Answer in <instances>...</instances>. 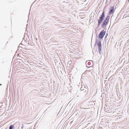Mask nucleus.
<instances>
[{
    "label": "nucleus",
    "mask_w": 129,
    "mask_h": 129,
    "mask_svg": "<svg viewBox=\"0 0 129 129\" xmlns=\"http://www.w3.org/2000/svg\"><path fill=\"white\" fill-rule=\"evenodd\" d=\"M110 18V16H108L106 17L102 24L101 25L102 27H105L108 24Z\"/></svg>",
    "instance_id": "f257e3e1"
},
{
    "label": "nucleus",
    "mask_w": 129,
    "mask_h": 129,
    "mask_svg": "<svg viewBox=\"0 0 129 129\" xmlns=\"http://www.w3.org/2000/svg\"><path fill=\"white\" fill-rule=\"evenodd\" d=\"M105 16L104 13L103 12L101 14V17L99 18V19L98 20V26H99L102 22Z\"/></svg>",
    "instance_id": "f03ea898"
},
{
    "label": "nucleus",
    "mask_w": 129,
    "mask_h": 129,
    "mask_svg": "<svg viewBox=\"0 0 129 129\" xmlns=\"http://www.w3.org/2000/svg\"><path fill=\"white\" fill-rule=\"evenodd\" d=\"M106 31L104 30H102L98 35L99 38L100 39H102L105 35Z\"/></svg>",
    "instance_id": "7ed1b4c3"
},
{
    "label": "nucleus",
    "mask_w": 129,
    "mask_h": 129,
    "mask_svg": "<svg viewBox=\"0 0 129 129\" xmlns=\"http://www.w3.org/2000/svg\"><path fill=\"white\" fill-rule=\"evenodd\" d=\"M114 8V7H111L110 8L109 11V14L110 15H111L113 13Z\"/></svg>",
    "instance_id": "20e7f679"
},
{
    "label": "nucleus",
    "mask_w": 129,
    "mask_h": 129,
    "mask_svg": "<svg viewBox=\"0 0 129 129\" xmlns=\"http://www.w3.org/2000/svg\"><path fill=\"white\" fill-rule=\"evenodd\" d=\"M98 45L99 46V51H101V46L102 44L101 42H99L98 44Z\"/></svg>",
    "instance_id": "39448f33"
},
{
    "label": "nucleus",
    "mask_w": 129,
    "mask_h": 129,
    "mask_svg": "<svg viewBox=\"0 0 129 129\" xmlns=\"http://www.w3.org/2000/svg\"><path fill=\"white\" fill-rule=\"evenodd\" d=\"M13 127V126L12 125H11L10 126L9 128V129H12V128Z\"/></svg>",
    "instance_id": "423d86ee"
},
{
    "label": "nucleus",
    "mask_w": 129,
    "mask_h": 129,
    "mask_svg": "<svg viewBox=\"0 0 129 129\" xmlns=\"http://www.w3.org/2000/svg\"><path fill=\"white\" fill-rule=\"evenodd\" d=\"M81 90H83V89H82V87H81Z\"/></svg>",
    "instance_id": "0eeeda50"
},
{
    "label": "nucleus",
    "mask_w": 129,
    "mask_h": 129,
    "mask_svg": "<svg viewBox=\"0 0 129 129\" xmlns=\"http://www.w3.org/2000/svg\"><path fill=\"white\" fill-rule=\"evenodd\" d=\"M1 85V84H0V85Z\"/></svg>",
    "instance_id": "6e6552de"
}]
</instances>
